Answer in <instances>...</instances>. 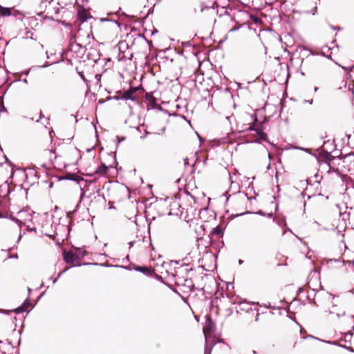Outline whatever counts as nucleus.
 <instances>
[{"mask_svg": "<svg viewBox=\"0 0 354 354\" xmlns=\"http://www.w3.org/2000/svg\"><path fill=\"white\" fill-rule=\"evenodd\" d=\"M77 19L81 22H84L88 19V12L85 9H81L77 12Z\"/></svg>", "mask_w": 354, "mask_h": 354, "instance_id": "nucleus-12", "label": "nucleus"}, {"mask_svg": "<svg viewBox=\"0 0 354 354\" xmlns=\"http://www.w3.org/2000/svg\"><path fill=\"white\" fill-rule=\"evenodd\" d=\"M259 303H255V302H252V303H249V302H247L245 301H241L239 304V310H245L247 312H250L252 314V315H254L255 316V321H257L258 319V317H259V313H258V309L255 308V309H252L251 308V306L252 305H258Z\"/></svg>", "mask_w": 354, "mask_h": 354, "instance_id": "nucleus-5", "label": "nucleus"}, {"mask_svg": "<svg viewBox=\"0 0 354 354\" xmlns=\"http://www.w3.org/2000/svg\"><path fill=\"white\" fill-rule=\"evenodd\" d=\"M134 269L137 271L144 273L147 276H152L154 273V269L151 268V267L138 266H136Z\"/></svg>", "mask_w": 354, "mask_h": 354, "instance_id": "nucleus-8", "label": "nucleus"}, {"mask_svg": "<svg viewBox=\"0 0 354 354\" xmlns=\"http://www.w3.org/2000/svg\"><path fill=\"white\" fill-rule=\"evenodd\" d=\"M113 24L114 25V26H115L116 28H118V24H117V23H115V22H113Z\"/></svg>", "mask_w": 354, "mask_h": 354, "instance_id": "nucleus-20", "label": "nucleus"}, {"mask_svg": "<svg viewBox=\"0 0 354 354\" xmlns=\"http://www.w3.org/2000/svg\"><path fill=\"white\" fill-rule=\"evenodd\" d=\"M313 340V338L311 336L303 337L301 334L296 333L289 339L288 344L292 349L305 351L310 347Z\"/></svg>", "mask_w": 354, "mask_h": 354, "instance_id": "nucleus-1", "label": "nucleus"}, {"mask_svg": "<svg viewBox=\"0 0 354 354\" xmlns=\"http://www.w3.org/2000/svg\"><path fill=\"white\" fill-rule=\"evenodd\" d=\"M254 124H252L250 127H249V129L250 130H254Z\"/></svg>", "mask_w": 354, "mask_h": 354, "instance_id": "nucleus-19", "label": "nucleus"}, {"mask_svg": "<svg viewBox=\"0 0 354 354\" xmlns=\"http://www.w3.org/2000/svg\"><path fill=\"white\" fill-rule=\"evenodd\" d=\"M26 310V308H24V306H21L18 308H17L15 311L17 313H22V312H24Z\"/></svg>", "mask_w": 354, "mask_h": 354, "instance_id": "nucleus-18", "label": "nucleus"}, {"mask_svg": "<svg viewBox=\"0 0 354 354\" xmlns=\"http://www.w3.org/2000/svg\"><path fill=\"white\" fill-rule=\"evenodd\" d=\"M352 263H353V266H354V260L352 261Z\"/></svg>", "mask_w": 354, "mask_h": 354, "instance_id": "nucleus-21", "label": "nucleus"}, {"mask_svg": "<svg viewBox=\"0 0 354 354\" xmlns=\"http://www.w3.org/2000/svg\"><path fill=\"white\" fill-rule=\"evenodd\" d=\"M169 214L178 215L182 214L181 205L177 201H172L169 205Z\"/></svg>", "mask_w": 354, "mask_h": 354, "instance_id": "nucleus-7", "label": "nucleus"}, {"mask_svg": "<svg viewBox=\"0 0 354 354\" xmlns=\"http://www.w3.org/2000/svg\"><path fill=\"white\" fill-rule=\"evenodd\" d=\"M257 133L260 139L263 140H266L267 134L265 132H263L261 130H257Z\"/></svg>", "mask_w": 354, "mask_h": 354, "instance_id": "nucleus-16", "label": "nucleus"}, {"mask_svg": "<svg viewBox=\"0 0 354 354\" xmlns=\"http://www.w3.org/2000/svg\"><path fill=\"white\" fill-rule=\"evenodd\" d=\"M12 13V9L9 8H4L0 6V15L1 16H10Z\"/></svg>", "mask_w": 354, "mask_h": 354, "instance_id": "nucleus-14", "label": "nucleus"}, {"mask_svg": "<svg viewBox=\"0 0 354 354\" xmlns=\"http://www.w3.org/2000/svg\"><path fill=\"white\" fill-rule=\"evenodd\" d=\"M109 170V167L106 166L104 164H102L98 168L95 170V173L96 174L104 175Z\"/></svg>", "mask_w": 354, "mask_h": 354, "instance_id": "nucleus-13", "label": "nucleus"}, {"mask_svg": "<svg viewBox=\"0 0 354 354\" xmlns=\"http://www.w3.org/2000/svg\"><path fill=\"white\" fill-rule=\"evenodd\" d=\"M63 254L66 263L73 266H77L81 264L82 259L86 254V252L84 250L77 248L74 250L64 252Z\"/></svg>", "mask_w": 354, "mask_h": 354, "instance_id": "nucleus-2", "label": "nucleus"}, {"mask_svg": "<svg viewBox=\"0 0 354 354\" xmlns=\"http://www.w3.org/2000/svg\"><path fill=\"white\" fill-rule=\"evenodd\" d=\"M138 91V88H130L128 91L122 92H117V95L115 97L116 99H123L125 100H136V96L135 95V93Z\"/></svg>", "mask_w": 354, "mask_h": 354, "instance_id": "nucleus-6", "label": "nucleus"}, {"mask_svg": "<svg viewBox=\"0 0 354 354\" xmlns=\"http://www.w3.org/2000/svg\"><path fill=\"white\" fill-rule=\"evenodd\" d=\"M335 159V158L330 153H328L326 155V162L328 164V165L330 167V168H331V165H330V162L332 160H333Z\"/></svg>", "mask_w": 354, "mask_h": 354, "instance_id": "nucleus-17", "label": "nucleus"}, {"mask_svg": "<svg viewBox=\"0 0 354 354\" xmlns=\"http://www.w3.org/2000/svg\"><path fill=\"white\" fill-rule=\"evenodd\" d=\"M270 223L265 220H260L256 227L254 237L259 242H265L269 239Z\"/></svg>", "mask_w": 354, "mask_h": 354, "instance_id": "nucleus-3", "label": "nucleus"}, {"mask_svg": "<svg viewBox=\"0 0 354 354\" xmlns=\"http://www.w3.org/2000/svg\"><path fill=\"white\" fill-rule=\"evenodd\" d=\"M44 156L50 160L53 161L56 159L57 156L55 154V149H51L48 150H44Z\"/></svg>", "mask_w": 354, "mask_h": 354, "instance_id": "nucleus-10", "label": "nucleus"}, {"mask_svg": "<svg viewBox=\"0 0 354 354\" xmlns=\"http://www.w3.org/2000/svg\"><path fill=\"white\" fill-rule=\"evenodd\" d=\"M192 5L194 7V14H197L198 12H203L205 9L208 10L207 7H203L199 2L194 1L192 3Z\"/></svg>", "mask_w": 354, "mask_h": 354, "instance_id": "nucleus-11", "label": "nucleus"}, {"mask_svg": "<svg viewBox=\"0 0 354 354\" xmlns=\"http://www.w3.org/2000/svg\"><path fill=\"white\" fill-rule=\"evenodd\" d=\"M328 197L324 196L322 194L309 196L307 201V203L315 207H323L327 202Z\"/></svg>", "mask_w": 354, "mask_h": 354, "instance_id": "nucleus-4", "label": "nucleus"}, {"mask_svg": "<svg viewBox=\"0 0 354 354\" xmlns=\"http://www.w3.org/2000/svg\"><path fill=\"white\" fill-rule=\"evenodd\" d=\"M211 234L216 235L218 238L222 237L223 235V229L220 226H217L212 230Z\"/></svg>", "mask_w": 354, "mask_h": 354, "instance_id": "nucleus-15", "label": "nucleus"}, {"mask_svg": "<svg viewBox=\"0 0 354 354\" xmlns=\"http://www.w3.org/2000/svg\"><path fill=\"white\" fill-rule=\"evenodd\" d=\"M145 98L149 101V104L152 107L155 108L157 106V100L151 93H147L145 94Z\"/></svg>", "mask_w": 354, "mask_h": 354, "instance_id": "nucleus-9", "label": "nucleus"}]
</instances>
